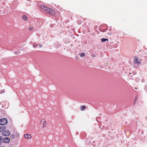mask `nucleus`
I'll return each instance as SVG.
<instances>
[{"instance_id":"obj_1","label":"nucleus","mask_w":147,"mask_h":147,"mask_svg":"<svg viewBox=\"0 0 147 147\" xmlns=\"http://www.w3.org/2000/svg\"><path fill=\"white\" fill-rule=\"evenodd\" d=\"M7 120L5 118H3L0 119V125H4L7 123Z\"/></svg>"},{"instance_id":"obj_2","label":"nucleus","mask_w":147,"mask_h":147,"mask_svg":"<svg viewBox=\"0 0 147 147\" xmlns=\"http://www.w3.org/2000/svg\"><path fill=\"white\" fill-rule=\"evenodd\" d=\"M134 63L138 65L141 63L139 61V59L136 57H135L134 58Z\"/></svg>"},{"instance_id":"obj_3","label":"nucleus","mask_w":147,"mask_h":147,"mask_svg":"<svg viewBox=\"0 0 147 147\" xmlns=\"http://www.w3.org/2000/svg\"><path fill=\"white\" fill-rule=\"evenodd\" d=\"M10 134V132L8 130L4 131L2 133V135L3 136H8Z\"/></svg>"},{"instance_id":"obj_4","label":"nucleus","mask_w":147,"mask_h":147,"mask_svg":"<svg viewBox=\"0 0 147 147\" xmlns=\"http://www.w3.org/2000/svg\"><path fill=\"white\" fill-rule=\"evenodd\" d=\"M10 141V139L8 137H5L3 140V142L4 143H9Z\"/></svg>"},{"instance_id":"obj_5","label":"nucleus","mask_w":147,"mask_h":147,"mask_svg":"<svg viewBox=\"0 0 147 147\" xmlns=\"http://www.w3.org/2000/svg\"><path fill=\"white\" fill-rule=\"evenodd\" d=\"M47 11L50 14H53L54 13V11L50 8L48 9Z\"/></svg>"},{"instance_id":"obj_6","label":"nucleus","mask_w":147,"mask_h":147,"mask_svg":"<svg viewBox=\"0 0 147 147\" xmlns=\"http://www.w3.org/2000/svg\"><path fill=\"white\" fill-rule=\"evenodd\" d=\"M24 137L26 138L30 139L31 138V136L30 134H25L24 135Z\"/></svg>"},{"instance_id":"obj_7","label":"nucleus","mask_w":147,"mask_h":147,"mask_svg":"<svg viewBox=\"0 0 147 147\" xmlns=\"http://www.w3.org/2000/svg\"><path fill=\"white\" fill-rule=\"evenodd\" d=\"M6 127L5 126H1L0 127V132H2L5 129Z\"/></svg>"},{"instance_id":"obj_8","label":"nucleus","mask_w":147,"mask_h":147,"mask_svg":"<svg viewBox=\"0 0 147 147\" xmlns=\"http://www.w3.org/2000/svg\"><path fill=\"white\" fill-rule=\"evenodd\" d=\"M22 19L25 21H27L28 20V17L25 15H24L22 16Z\"/></svg>"},{"instance_id":"obj_9","label":"nucleus","mask_w":147,"mask_h":147,"mask_svg":"<svg viewBox=\"0 0 147 147\" xmlns=\"http://www.w3.org/2000/svg\"><path fill=\"white\" fill-rule=\"evenodd\" d=\"M41 8L42 9H43L45 11H47L48 10V9L49 8L47 7H45L44 5H42L41 6Z\"/></svg>"},{"instance_id":"obj_10","label":"nucleus","mask_w":147,"mask_h":147,"mask_svg":"<svg viewBox=\"0 0 147 147\" xmlns=\"http://www.w3.org/2000/svg\"><path fill=\"white\" fill-rule=\"evenodd\" d=\"M86 108V107L85 106H82L81 107V108H80V109L81 111H83L84 110V109Z\"/></svg>"},{"instance_id":"obj_11","label":"nucleus","mask_w":147,"mask_h":147,"mask_svg":"<svg viewBox=\"0 0 147 147\" xmlns=\"http://www.w3.org/2000/svg\"><path fill=\"white\" fill-rule=\"evenodd\" d=\"M101 40L102 42H104L106 41H108V40L105 38H102L101 39Z\"/></svg>"},{"instance_id":"obj_12","label":"nucleus","mask_w":147,"mask_h":147,"mask_svg":"<svg viewBox=\"0 0 147 147\" xmlns=\"http://www.w3.org/2000/svg\"><path fill=\"white\" fill-rule=\"evenodd\" d=\"M85 54L84 53H82L80 55V57H83L85 56Z\"/></svg>"},{"instance_id":"obj_13","label":"nucleus","mask_w":147,"mask_h":147,"mask_svg":"<svg viewBox=\"0 0 147 147\" xmlns=\"http://www.w3.org/2000/svg\"><path fill=\"white\" fill-rule=\"evenodd\" d=\"M29 29L30 31H32L34 30V29L33 27H30L29 28Z\"/></svg>"},{"instance_id":"obj_14","label":"nucleus","mask_w":147,"mask_h":147,"mask_svg":"<svg viewBox=\"0 0 147 147\" xmlns=\"http://www.w3.org/2000/svg\"><path fill=\"white\" fill-rule=\"evenodd\" d=\"M10 138L11 139H13L14 138V135H11L10 136Z\"/></svg>"},{"instance_id":"obj_15","label":"nucleus","mask_w":147,"mask_h":147,"mask_svg":"<svg viewBox=\"0 0 147 147\" xmlns=\"http://www.w3.org/2000/svg\"><path fill=\"white\" fill-rule=\"evenodd\" d=\"M38 46V45L36 44H34L33 45V46L34 47H36Z\"/></svg>"},{"instance_id":"obj_16","label":"nucleus","mask_w":147,"mask_h":147,"mask_svg":"<svg viewBox=\"0 0 147 147\" xmlns=\"http://www.w3.org/2000/svg\"><path fill=\"white\" fill-rule=\"evenodd\" d=\"M45 122V120L44 119H42L41 120L40 123H41V122Z\"/></svg>"},{"instance_id":"obj_17","label":"nucleus","mask_w":147,"mask_h":147,"mask_svg":"<svg viewBox=\"0 0 147 147\" xmlns=\"http://www.w3.org/2000/svg\"><path fill=\"white\" fill-rule=\"evenodd\" d=\"M46 124V123L45 122L43 123V127H45V125Z\"/></svg>"},{"instance_id":"obj_18","label":"nucleus","mask_w":147,"mask_h":147,"mask_svg":"<svg viewBox=\"0 0 147 147\" xmlns=\"http://www.w3.org/2000/svg\"><path fill=\"white\" fill-rule=\"evenodd\" d=\"M5 92V91L4 90H1L0 92L1 94H2Z\"/></svg>"},{"instance_id":"obj_19","label":"nucleus","mask_w":147,"mask_h":147,"mask_svg":"<svg viewBox=\"0 0 147 147\" xmlns=\"http://www.w3.org/2000/svg\"><path fill=\"white\" fill-rule=\"evenodd\" d=\"M144 89L146 90H147V85H146L145 86Z\"/></svg>"},{"instance_id":"obj_20","label":"nucleus","mask_w":147,"mask_h":147,"mask_svg":"<svg viewBox=\"0 0 147 147\" xmlns=\"http://www.w3.org/2000/svg\"><path fill=\"white\" fill-rule=\"evenodd\" d=\"M2 139H3V137L1 136H0V141H1V140Z\"/></svg>"},{"instance_id":"obj_21","label":"nucleus","mask_w":147,"mask_h":147,"mask_svg":"<svg viewBox=\"0 0 147 147\" xmlns=\"http://www.w3.org/2000/svg\"><path fill=\"white\" fill-rule=\"evenodd\" d=\"M15 53H16V54H18L19 53L18 51L16 52Z\"/></svg>"},{"instance_id":"obj_22","label":"nucleus","mask_w":147,"mask_h":147,"mask_svg":"<svg viewBox=\"0 0 147 147\" xmlns=\"http://www.w3.org/2000/svg\"><path fill=\"white\" fill-rule=\"evenodd\" d=\"M39 47L41 48L42 47V45H39Z\"/></svg>"},{"instance_id":"obj_23","label":"nucleus","mask_w":147,"mask_h":147,"mask_svg":"<svg viewBox=\"0 0 147 147\" xmlns=\"http://www.w3.org/2000/svg\"><path fill=\"white\" fill-rule=\"evenodd\" d=\"M1 143H2L1 141H0V145L1 144Z\"/></svg>"},{"instance_id":"obj_24","label":"nucleus","mask_w":147,"mask_h":147,"mask_svg":"<svg viewBox=\"0 0 147 147\" xmlns=\"http://www.w3.org/2000/svg\"><path fill=\"white\" fill-rule=\"evenodd\" d=\"M1 147H5V146H1Z\"/></svg>"}]
</instances>
